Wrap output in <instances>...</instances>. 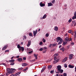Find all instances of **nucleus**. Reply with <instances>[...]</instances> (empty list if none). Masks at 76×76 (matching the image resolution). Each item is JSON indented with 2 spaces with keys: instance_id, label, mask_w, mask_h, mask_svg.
<instances>
[{
  "instance_id": "f257e3e1",
  "label": "nucleus",
  "mask_w": 76,
  "mask_h": 76,
  "mask_svg": "<svg viewBox=\"0 0 76 76\" xmlns=\"http://www.w3.org/2000/svg\"><path fill=\"white\" fill-rule=\"evenodd\" d=\"M57 69L58 72H56V71H55L56 73H63V70L61 69V65H58L57 66Z\"/></svg>"
},
{
  "instance_id": "f03ea898",
  "label": "nucleus",
  "mask_w": 76,
  "mask_h": 76,
  "mask_svg": "<svg viewBox=\"0 0 76 76\" xmlns=\"http://www.w3.org/2000/svg\"><path fill=\"white\" fill-rule=\"evenodd\" d=\"M56 41L57 42H59L58 45H60V44H61V43H62V42L63 41V40L61 37H58L56 38Z\"/></svg>"
},
{
  "instance_id": "7ed1b4c3",
  "label": "nucleus",
  "mask_w": 76,
  "mask_h": 76,
  "mask_svg": "<svg viewBox=\"0 0 76 76\" xmlns=\"http://www.w3.org/2000/svg\"><path fill=\"white\" fill-rule=\"evenodd\" d=\"M7 70L8 73L9 74H12V73H14V72H15V71L14 72L11 71V69H10V68H7Z\"/></svg>"
},
{
  "instance_id": "20e7f679",
  "label": "nucleus",
  "mask_w": 76,
  "mask_h": 76,
  "mask_svg": "<svg viewBox=\"0 0 76 76\" xmlns=\"http://www.w3.org/2000/svg\"><path fill=\"white\" fill-rule=\"evenodd\" d=\"M7 47H8V45H5L2 49V51L5 50H6V49H7Z\"/></svg>"
},
{
  "instance_id": "39448f33",
  "label": "nucleus",
  "mask_w": 76,
  "mask_h": 76,
  "mask_svg": "<svg viewBox=\"0 0 76 76\" xmlns=\"http://www.w3.org/2000/svg\"><path fill=\"white\" fill-rule=\"evenodd\" d=\"M69 56V59H72V58L73 57L74 55L72 54H70Z\"/></svg>"
},
{
  "instance_id": "423d86ee",
  "label": "nucleus",
  "mask_w": 76,
  "mask_h": 76,
  "mask_svg": "<svg viewBox=\"0 0 76 76\" xmlns=\"http://www.w3.org/2000/svg\"><path fill=\"white\" fill-rule=\"evenodd\" d=\"M19 51L20 52L21 51H24V48L22 47H21V48L19 49Z\"/></svg>"
},
{
  "instance_id": "0eeeda50",
  "label": "nucleus",
  "mask_w": 76,
  "mask_h": 76,
  "mask_svg": "<svg viewBox=\"0 0 76 76\" xmlns=\"http://www.w3.org/2000/svg\"><path fill=\"white\" fill-rule=\"evenodd\" d=\"M17 60L18 61H19V62H21V61H22V58H19L17 59Z\"/></svg>"
},
{
  "instance_id": "6e6552de",
  "label": "nucleus",
  "mask_w": 76,
  "mask_h": 76,
  "mask_svg": "<svg viewBox=\"0 0 76 76\" xmlns=\"http://www.w3.org/2000/svg\"><path fill=\"white\" fill-rule=\"evenodd\" d=\"M67 60V57H66L63 60V62H66Z\"/></svg>"
},
{
  "instance_id": "1a4fd4ad",
  "label": "nucleus",
  "mask_w": 76,
  "mask_h": 76,
  "mask_svg": "<svg viewBox=\"0 0 76 76\" xmlns=\"http://www.w3.org/2000/svg\"><path fill=\"white\" fill-rule=\"evenodd\" d=\"M31 40H29L27 45V47H29V46H30V45H31Z\"/></svg>"
},
{
  "instance_id": "9d476101",
  "label": "nucleus",
  "mask_w": 76,
  "mask_h": 76,
  "mask_svg": "<svg viewBox=\"0 0 76 76\" xmlns=\"http://www.w3.org/2000/svg\"><path fill=\"white\" fill-rule=\"evenodd\" d=\"M65 41L66 42H68V41H69V37H66L65 39Z\"/></svg>"
},
{
  "instance_id": "9b49d317",
  "label": "nucleus",
  "mask_w": 76,
  "mask_h": 76,
  "mask_svg": "<svg viewBox=\"0 0 76 76\" xmlns=\"http://www.w3.org/2000/svg\"><path fill=\"white\" fill-rule=\"evenodd\" d=\"M54 30L56 31H57L58 30V28L57 26H55L54 28Z\"/></svg>"
},
{
  "instance_id": "f8f14e48",
  "label": "nucleus",
  "mask_w": 76,
  "mask_h": 76,
  "mask_svg": "<svg viewBox=\"0 0 76 76\" xmlns=\"http://www.w3.org/2000/svg\"><path fill=\"white\" fill-rule=\"evenodd\" d=\"M58 61H59V59H57L56 60L54 61L53 63L54 64H56L58 62Z\"/></svg>"
},
{
  "instance_id": "ddd939ff",
  "label": "nucleus",
  "mask_w": 76,
  "mask_h": 76,
  "mask_svg": "<svg viewBox=\"0 0 76 76\" xmlns=\"http://www.w3.org/2000/svg\"><path fill=\"white\" fill-rule=\"evenodd\" d=\"M48 7L50 6H53V4H52L51 2H50L49 3H48Z\"/></svg>"
},
{
  "instance_id": "4468645a",
  "label": "nucleus",
  "mask_w": 76,
  "mask_h": 76,
  "mask_svg": "<svg viewBox=\"0 0 76 76\" xmlns=\"http://www.w3.org/2000/svg\"><path fill=\"white\" fill-rule=\"evenodd\" d=\"M40 5L41 7H44V6H45V4L42 3H40Z\"/></svg>"
},
{
  "instance_id": "2eb2a0df",
  "label": "nucleus",
  "mask_w": 76,
  "mask_h": 76,
  "mask_svg": "<svg viewBox=\"0 0 76 76\" xmlns=\"http://www.w3.org/2000/svg\"><path fill=\"white\" fill-rule=\"evenodd\" d=\"M28 64L26 63H24L22 64V66H27Z\"/></svg>"
},
{
  "instance_id": "dca6fc26",
  "label": "nucleus",
  "mask_w": 76,
  "mask_h": 76,
  "mask_svg": "<svg viewBox=\"0 0 76 76\" xmlns=\"http://www.w3.org/2000/svg\"><path fill=\"white\" fill-rule=\"evenodd\" d=\"M21 73V72H18L17 73L15 74V76H18V75H20Z\"/></svg>"
},
{
  "instance_id": "f3484780",
  "label": "nucleus",
  "mask_w": 76,
  "mask_h": 76,
  "mask_svg": "<svg viewBox=\"0 0 76 76\" xmlns=\"http://www.w3.org/2000/svg\"><path fill=\"white\" fill-rule=\"evenodd\" d=\"M67 44V42H63V43L62 44L63 45H64V46L65 45H66Z\"/></svg>"
},
{
  "instance_id": "a211bd4d",
  "label": "nucleus",
  "mask_w": 76,
  "mask_h": 76,
  "mask_svg": "<svg viewBox=\"0 0 76 76\" xmlns=\"http://www.w3.org/2000/svg\"><path fill=\"white\" fill-rule=\"evenodd\" d=\"M68 67H69V68H73L74 67V66H72L70 64H69L68 65Z\"/></svg>"
},
{
  "instance_id": "6ab92c4d",
  "label": "nucleus",
  "mask_w": 76,
  "mask_h": 76,
  "mask_svg": "<svg viewBox=\"0 0 76 76\" xmlns=\"http://www.w3.org/2000/svg\"><path fill=\"white\" fill-rule=\"evenodd\" d=\"M37 32H38L35 31H33V34H34V36H36V35H37Z\"/></svg>"
},
{
  "instance_id": "aec40b11",
  "label": "nucleus",
  "mask_w": 76,
  "mask_h": 76,
  "mask_svg": "<svg viewBox=\"0 0 76 76\" xmlns=\"http://www.w3.org/2000/svg\"><path fill=\"white\" fill-rule=\"evenodd\" d=\"M9 61L10 63H13V62H14V61H15V60L14 59L11 60H9Z\"/></svg>"
},
{
  "instance_id": "412c9836",
  "label": "nucleus",
  "mask_w": 76,
  "mask_h": 76,
  "mask_svg": "<svg viewBox=\"0 0 76 76\" xmlns=\"http://www.w3.org/2000/svg\"><path fill=\"white\" fill-rule=\"evenodd\" d=\"M38 56V55L34 54V56L35 57V59L36 60H37L38 59V58L37 57V56Z\"/></svg>"
},
{
  "instance_id": "4be33fe9",
  "label": "nucleus",
  "mask_w": 76,
  "mask_h": 76,
  "mask_svg": "<svg viewBox=\"0 0 76 76\" xmlns=\"http://www.w3.org/2000/svg\"><path fill=\"white\" fill-rule=\"evenodd\" d=\"M11 70L12 72H15L16 70V69L13 68H11Z\"/></svg>"
},
{
  "instance_id": "5701e85b",
  "label": "nucleus",
  "mask_w": 76,
  "mask_h": 76,
  "mask_svg": "<svg viewBox=\"0 0 76 76\" xmlns=\"http://www.w3.org/2000/svg\"><path fill=\"white\" fill-rule=\"evenodd\" d=\"M47 18V15L46 14H45L42 17V19H45Z\"/></svg>"
},
{
  "instance_id": "b1692460",
  "label": "nucleus",
  "mask_w": 76,
  "mask_h": 76,
  "mask_svg": "<svg viewBox=\"0 0 76 76\" xmlns=\"http://www.w3.org/2000/svg\"><path fill=\"white\" fill-rule=\"evenodd\" d=\"M68 33L70 34H72V33H73V31H72L71 30H69L68 31Z\"/></svg>"
},
{
  "instance_id": "393cba45",
  "label": "nucleus",
  "mask_w": 76,
  "mask_h": 76,
  "mask_svg": "<svg viewBox=\"0 0 76 76\" xmlns=\"http://www.w3.org/2000/svg\"><path fill=\"white\" fill-rule=\"evenodd\" d=\"M76 19V15H74V16H73L72 18V19H73V20H74V19Z\"/></svg>"
},
{
  "instance_id": "a878e982",
  "label": "nucleus",
  "mask_w": 76,
  "mask_h": 76,
  "mask_svg": "<svg viewBox=\"0 0 76 76\" xmlns=\"http://www.w3.org/2000/svg\"><path fill=\"white\" fill-rule=\"evenodd\" d=\"M48 69H51V67H52L51 65L48 66Z\"/></svg>"
},
{
  "instance_id": "bb28decb",
  "label": "nucleus",
  "mask_w": 76,
  "mask_h": 76,
  "mask_svg": "<svg viewBox=\"0 0 76 76\" xmlns=\"http://www.w3.org/2000/svg\"><path fill=\"white\" fill-rule=\"evenodd\" d=\"M17 47H18V48H19V49L21 47L20 46V45H17Z\"/></svg>"
},
{
  "instance_id": "cd10ccee",
  "label": "nucleus",
  "mask_w": 76,
  "mask_h": 76,
  "mask_svg": "<svg viewBox=\"0 0 76 76\" xmlns=\"http://www.w3.org/2000/svg\"><path fill=\"white\" fill-rule=\"evenodd\" d=\"M29 35L30 37H32V33H29Z\"/></svg>"
},
{
  "instance_id": "c85d7f7f",
  "label": "nucleus",
  "mask_w": 76,
  "mask_h": 76,
  "mask_svg": "<svg viewBox=\"0 0 76 76\" xmlns=\"http://www.w3.org/2000/svg\"><path fill=\"white\" fill-rule=\"evenodd\" d=\"M58 53H56L54 55V56L55 57H57V56H58Z\"/></svg>"
},
{
  "instance_id": "c756f323",
  "label": "nucleus",
  "mask_w": 76,
  "mask_h": 76,
  "mask_svg": "<svg viewBox=\"0 0 76 76\" xmlns=\"http://www.w3.org/2000/svg\"><path fill=\"white\" fill-rule=\"evenodd\" d=\"M64 67H65V68H66V67H67V64H64Z\"/></svg>"
},
{
  "instance_id": "7c9ffc66",
  "label": "nucleus",
  "mask_w": 76,
  "mask_h": 76,
  "mask_svg": "<svg viewBox=\"0 0 76 76\" xmlns=\"http://www.w3.org/2000/svg\"><path fill=\"white\" fill-rule=\"evenodd\" d=\"M72 19H71L69 20L68 22L69 23H70V22H72Z\"/></svg>"
},
{
  "instance_id": "2f4dec72",
  "label": "nucleus",
  "mask_w": 76,
  "mask_h": 76,
  "mask_svg": "<svg viewBox=\"0 0 76 76\" xmlns=\"http://www.w3.org/2000/svg\"><path fill=\"white\" fill-rule=\"evenodd\" d=\"M42 41L43 42H45L46 40L44 39H43L42 40Z\"/></svg>"
},
{
  "instance_id": "473e14b6",
  "label": "nucleus",
  "mask_w": 76,
  "mask_h": 76,
  "mask_svg": "<svg viewBox=\"0 0 76 76\" xmlns=\"http://www.w3.org/2000/svg\"><path fill=\"white\" fill-rule=\"evenodd\" d=\"M14 64H15V63L14 62L10 64V65H11V66H13L14 65Z\"/></svg>"
},
{
  "instance_id": "72a5a7b5",
  "label": "nucleus",
  "mask_w": 76,
  "mask_h": 76,
  "mask_svg": "<svg viewBox=\"0 0 76 76\" xmlns=\"http://www.w3.org/2000/svg\"><path fill=\"white\" fill-rule=\"evenodd\" d=\"M45 36L46 37H48L49 36V34H48V33H47L46 34Z\"/></svg>"
},
{
  "instance_id": "f704fd0d",
  "label": "nucleus",
  "mask_w": 76,
  "mask_h": 76,
  "mask_svg": "<svg viewBox=\"0 0 76 76\" xmlns=\"http://www.w3.org/2000/svg\"><path fill=\"white\" fill-rule=\"evenodd\" d=\"M51 46H52V44H50L49 45V48H51Z\"/></svg>"
},
{
  "instance_id": "c9c22d12",
  "label": "nucleus",
  "mask_w": 76,
  "mask_h": 76,
  "mask_svg": "<svg viewBox=\"0 0 76 76\" xmlns=\"http://www.w3.org/2000/svg\"><path fill=\"white\" fill-rule=\"evenodd\" d=\"M74 33H75V35H74V37L75 38L76 37V31H75Z\"/></svg>"
},
{
  "instance_id": "e433bc0d",
  "label": "nucleus",
  "mask_w": 76,
  "mask_h": 76,
  "mask_svg": "<svg viewBox=\"0 0 76 76\" xmlns=\"http://www.w3.org/2000/svg\"><path fill=\"white\" fill-rule=\"evenodd\" d=\"M54 70H52V71H51L50 72V73H54Z\"/></svg>"
},
{
  "instance_id": "4c0bfd02",
  "label": "nucleus",
  "mask_w": 76,
  "mask_h": 76,
  "mask_svg": "<svg viewBox=\"0 0 76 76\" xmlns=\"http://www.w3.org/2000/svg\"><path fill=\"white\" fill-rule=\"evenodd\" d=\"M42 44H43V43H42V42H41L39 44V45H42Z\"/></svg>"
},
{
  "instance_id": "58836bf2",
  "label": "nucleus",
  "mask_w": 76,
  "mask_h": 76,
  "mask_svg": "<svg viewBox=\"0 0 76 76\" xmlns=\"http://www.w3.org/2000/svg\"><path fill=\"white\" fill-rule=\"evenodd\" d=\"M64 76H67V74L66 73H64L63 74Z\"/></svg>"
},
{
  "instance_id": "ea45409f",
  "label": "nucleus",
  "mask_w": 76,
  "mask_h": 76,
  "mask_svg": "<svg viewBox=\"0 0 76 76\" xmlns=\"http://www.w3.org/2000/svg\"><path fill=\"white\" fill-rule=\"evenodd\" d=\"M52 3H55V0H52Z\"/></svg>"
},
{
  "instance_id": "a19ab883",
  "label": "nucleus",
  "mask_w": 76,
  "mask_h": 76,
  "mask_svg": "<svg viewBox=\"0 0 76 76\" xmlns=\"http://www.w3.org/2000/svg\"><path fill=\"white\" fill-rule=\"evenodd\" d=\"M56 45H56V44H52V46H53V47H55V46H56Z\"/></svg>"
},
{
  "instance_id": "79ce46f5",
  "label": "nucleus",
  "mask_w": 76,
  "mask_h": 76,
  "mask_svg": "<svg viewBox=\"0 0 76 76\" xmlns=\"http://www.w3.org/2000/svg\"><path fill=\"white\" fill-rule=\"evenodd\" d=\"M39 50L40 51H42L43 50V49L42 48H40V49H39Z\"/></svg>"
},
{
  "instance_id": "37998d69",
  "label": "nucleus",
  "mask_w": 76,
  "mask_h": 76,
  "mask_svg": "<svg viewBox=\"0 0 76 76\" xmlns=\"http://www.w3.org/2000/svg\"><path fill=\"white\" fill-rule=\"evenodd\" d=\"M75 22L76 21H72V23H73V24H74V23H75Z\"/></svg>"
},
{
  "instance_id": "c03bdc74",
  "label": "nucleus",
  "mask_w": 76,
  "mask_h": 76,
  "mask_svg": "<svg viewBox=\"0 0 76 76\" xmlns=\"http://www.w3.org/2000/svg\"><path fill=\"white\" fill-rule=\"evenodd\" d=\"M45 69H46V67L44 66V67H43V68H42V69H43V70H45Z\"/></svg>"
},
{
  "instance_id": "a18cd8bd",
  "label": "nucleus",
  "mask_w": 76,
  "mask_h": 76,
  "mask_svg": "<svg viewBox=\"0 0 76 76\" xmlns=\"http://www.w3.org/2000/svg\"><path fill=\"white\" fill-rule=\"evenodd\" d=\"M46 50H45L43 51V53H46Z\"/></svg>"
},
{
  "instance_id": "49530a36",
  "label": "nucleus",
  "mask_w": 76,
  "mask_h": 76,
  "mask_svg": "<svg viewBox=\"0 0 76 76\" xmlns=\"http://www.w3.org/2000/svg\"><path fill=\"white\" fill-rule=\"evenodd\" d=\"M23 69V68L21 67L20 68H19L18 70H22Z\"/></svg>"
},
{
  "instance_id": "de8ad7c7",
  "label": "nucleus",
  "mask_w": 76,
  "mask_h": 76,
  "mask_svg": "<svg viewBox=\"0 0 76 76\" xmlns=\"http://www.w3.org/2000/svg\"><path fill=\"white\" fill-rule=\"evenodd\" d=\"M23 37L24 38H25V39H26V36L24 35L23 36Z\"/></svg>"
},
{
  "instance_id": "09e8293b",
  "label": "nucleus",
  "mask_w": 76,
  "mask_h": 76,
  "mask_svg": "<svg viewBox=\"0 0 76 76\" xmlns=\"http://www.w3.org/2000/svg\"><path fill=\"white\" fill-rule=\"evenodd\" d=\"M46 49H47V47H44L43 48V50H46Z\"/></svg>"
},
{
  "instance_id": "8fccbe9b",
  "label": "nucleus",
  "mask_w": 76,
  "mask_h": 76,
  "mask_svg": "<svg viewBox=\"0 0 76 76\" xmlns=\"http://www.w3.org/2000/svg\"><path fill=\"white\" fill-rule=\"evenodd\" d=\"M71 45H74V42H72L71 43Z\"/></svg>"
},
{
  "instance_id": "3c124183",
  "label": "nucleus",
  "mask_w": 76,
  "mask_h": 76,
  "mask_svg": "<svg viewBox=\"0 0 76 76\" xmlns=\"http://www.w3.org/2000/svg\"><path fill=\"white\" fill-rule=\"evenodd\" d=\"M26 57H24L23 58V60H26Z\"/></svg>"
},
{
  "instance_id": "603ef678",
  "label": "nucleus",
  "mask_w": 76,
  "mask_h": 76,
  "mask_svg": "<svg viewBox=\"0 0 76 76\" xmlns=\"http://www.w3.org/2000/svg\"><path fill=\"white\" fill-rule=\"evenodd\" d=\"M23 71L24 72H26V70L25 69L23 70Z\"/></svg>"
},
{
  "instance_id": "864d4df0",
  "label": "nucleus",
  "mask_w": 76,
  "mask_h": 76,
  "mask_svg": "<svg viewBox=\"0 0 76 76\" xmlns=\"http://www.w3.org/2000/svg\"><path fill=\"white\" fill-rule=\"evenodd\" d=\"M65 50V49L63 48L62 49V51L64 52V50Z\"/></svg>"
},
{
  "instance_id": "5fc2aeb1",
  "label": "nucleus",
  "mask_w": 76,
  "mask_h": 76,
  "mask_svg": "<svg viewBox=\"0 0 76 76\" xmlns=\"http://www.w3.org/2000/svg\"><path fill=\"white\" fill-rule=\"evenodd\" d=\"M72 40V38H70L69 39V40H68V41H71Z\"/></svg>"
},
{
  "instance_id": "6e6d98bb",
  "label": "nucleus",
  "mask_w": 76,
  "mask_h": 76,
  "mask_svg": "<svg viewBox=\"0 0 76 76\" xmlns=\"http://www.w3.org/2000/svg\"><path fill=\"white\" fill-rule=\"evenodd\" d=\"M44 70L42 69V70L41 71V73H42V72H44Z\"/></svg>"
},
{
  "instance_id": "4d7b16f0",
  "label": "nucleus",
  "mask_w": 76,
  "mask_h": 76,
  "mask_svg": "<svg viewBox=\"0 0 76 76\" xmlns=\"http://www.w3.org/2000/svg\"><path fill=\"white\" fill-rule=\"evenodd\" d=\"M57 58L56 57H54V60H56V59H57Z\"/></svg>"
},
{
  "instance_id": "13d9d810",
  "label": "nucleus",
  "mask_w": 76,
  "mask_h": 76,
  "mask_svg": "<svg viewBox=\"0 0 76 76\" xmlns=\"http://www.w3.org/2000/svg\"><path fill=\"white\" fill-rule=\"evenodd\" d=\"M74 16H76V11L74 12Z\"/></svg>"
},
{
  "instance_id": "bf43d9fd",
  "label": "nucleus",
  "mask_w": 76,
  "mask_h": 76,
  "mask_svg": "<svg viewBox=\"0 0 76 76\" xmlns=\"http://www.w3.org/2000/svg\"><path fill=\"white\" fill-rule=\"evenodd\" d=\"M67 48H70V46L69 45V46H67Z\"/></svg>"
},
{
  "instance_id": "052dcab7",
  "label": "nucleus",
  "mask_w": 76,
  "mask_h": 76,
  "mask_svg": "<svg viewBox=\"0 0 76 76\" xmlns=\"http://www.w3.org/2000/svg\"><path fill=\"white\" fill-rule=\"evenodd\" d=\"M14 57H15V56H12L11 58V59L12 60L13 59V58H14Z\"/></svg>"
},
{
  "instance_id": "680f3d73",
  "label": "nucleus",
  "mask_w": 76,
  "mask_h": 76,
  "mask_svg": "<svg viewBox=\"0 0 76 76\" xmlns=\"http://www.w3.org/2000/svg\"><path fill=\"white\" fill-rule=\"evenodd\" d=\"M65 37H66V36H67V33H66L65 34Z\"/></svg>"
},
{
  "instance_id": "e2e57ef3",
  "label": "nucleus",
  "mask_w": 76,
  "mask_h": 76,
  "mask_svg": "<svg viewBox=\"0 0 76 76\" xmlns=\"http://www.w3.org/2000/svg\"><path fill=\"white\" fill-rule=\"evenodd\" d=\"M31 53H32V51H31L28 52V54H31Z\"/></svg>"
},
{
  "instance_id": "0e129e2a",
  "label": "nucleus",
  "mask_w": 76,
  "mask_h": 76,
  "mask_svg": "<svg viewBox=\"0 0 76 76\" xmlns=\"http://www.w3.org/2000/svg\"><path fill=\"white\" fill-rule=\"evenodd\" d=\"M9 51V50H6L5 52V53H6V52H8Z\"/></svg>"
},
{
  "instance_id": "69168bd1",
  "label": "nucleus",
  "mask_w": 76,
  "mask_h": 76,
  "mask_svg": "<svg viewBox=\"0 0 76 76\" xmlns=\"http://www.w3.org/2000/svg\"><path fill=\"white\" fill-rule=\"evenodd\" d=\"M61 45H60L59 46V48H61Z\"/></svg>"
},
{
  "instance_id": "338daca9",
  "label": "nucleus",
  "mask_w": 76,
  "mask_h": 76,
  "mask_svg": "<svg viewBox=\"0 0 76 76\" xmlns=\"http://www.w3.org/2000/svg\"><path fill=\"white\" fill-rule=\"evenodd\" d=\"M76 26V23H74V26Z\"/></svg>"
},
{
  "instance_id": "774afa93",
  "label": "nucleus",
  "mask_w": 76,
  "mask_h": 76,
  "mask_svg": "<svg viewBox=\"0 0 76 76\" xmlns=\"http://www.w3.org/2000/svg\"><path fill=\"white\" fill-rule=\"evenodd\" d=\"M63 48H61L60 49V50H62Z\"/></svg>"
}]
</instances>
